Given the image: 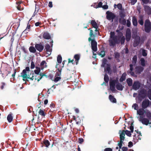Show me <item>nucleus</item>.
<instances>
[{"instance_id": "obj_7", "label": "nucleus", "mask_w": 151, "mask_h": 151, "mask_svg": "<svg viewBox=\"0 0 151 151\" xmlns=\"http://www.w3.org/2000/svg\"><path fill=\"white\" fill-rule=\"evenodd\" d=\"M106 18L107 19L109 20H112V22L113 21V19H114L116 16L114 14L112 13L111 12L107 11L106 12Z\"/></svg>"}, {"instance_id": "obj_40", "label": "nucleus", "mask_w": 151, "mask_h": 151, "mask_svg": "<svg viewBox=\"0 0 151 151\" xmlns=\"http://www.w3.org/2000/svg\"><path fill=\"white\" fill-rule=\"evenodd\" d=\"M57 60L58 63H61L62 61V58L61 56L60 55H59L58 56L57 58Z\"/></svg>"}, {"instance_id": "obj_8", "label": "nucleus", "mask_w": 151, "mask_h": 151, "mask_svg": "<svg viewBox=\"0 0 151 151\" xmlns=\"http://www.w3.org/2000/svg\"><path fill=\"white\" fill-rule=\"evenodd\" d=\"M149 119L144 118L143 116H140L139 118V120L143 124L147 125L149 123Z\"/></svg>"}, {"instance_id": "obj_23", "label": "nucleus", "mask_w": 151, "mask_h": 151, "mask_svg": "<svg viewBox=\"0 0 151 151\" xmlns=\"http://www.w3.org/2000/svg\"><path fill=\"white\" fill-rule=\"evenodd\" d=\"M89 35L90 37L88 38V40L90 42L92 38H94L95 37V35L93 34V31L92 29L90 30Z\"/></svg>"}, {"instance_id": "obj_59", "label": "nucleus", "mask_w": 151, "mask_h": 151, "mask_svg": "<svg viewBox=\"0 0 151 151\" xmlns=\"http://www.w3.org/2000/svg\"><path fill=\"white\" fill-rule=\"evenodd\" d=\"M6 84L2 82L1 83V89H3L4 88V86H5Z\"/></svg>"}, {"instance_id": "obj_11", "label": "nucleus", "mask_w": 151, "mask_h": 151, "mask_svg": "<svg viewBox=\"0 0 151 151\" xmlns=\"http://www.w3.org/2000/svg\"><path fill=\"white\" fill-rule=\"evenodd\" d=\"M140 86V83L138 81H137L134 82L132 86L133 89L135 90L138 89Z\"/></svg>"}, {"instance_id": "obj_43", "label": "nucleus", "mask_w": 151, "mask_h": 151, "mask_svg": "<svg viewBox=\"0 0 151 151\" xmlns=\"http://www.w3.org/2000/svg\"><path fill=\"white\" fill-rule=\"evenodd\" d=\"M44 143L45 145V146L47 147H48L50 145L49 141L47 140H45L44 141Z\"/></svg>"}, {"instance_id": "obj_16", "label": "nucleus", "mask_w": 151, "mask_h": 151, "mask_svg": "<svg viewBox=\"0 0 151 151\" xmlns=\"http://www.w3.org/2000/svg\"><path fill=\"white\" fill-rule=\"evenodd\" d=\"M144 109L140 108L137 111V114H139L140 116H142L144 113L145 114V111Z\"/></svg>"}, {"instance_id": "obj_41", "label": "nucleus", "mask_w": 151, "mask_h": 151, "mask_svg": "<svg viewBox=\"0 0 151 151\" xmlns=\"http://www.w3.org/2000/svg\"><path fill=\"white\" fill-rule=\"evenodd\" d=\"M107 62V60L104 58L102 61V63L101 65L102 67H105V65H106V63Z\"/></svg>"}, {"instance_id": "obj_48", "label": "nucleus", "mask_w": 151, "mask_h": 151, "mask_svg": "<svg viewBox=\"0 0 151 151\" xmlns=\"http://www.w3.org/2000/svg\"><path fill=\"white\" fill-rule=\"evenodd\" d=\"M131 132H130L129 131L126 130V131H125V134H126L127 136L129 137H131Z\"/></svg>"}, {"instance_id": "obj_61", "label": "nucleus", "mask_w": 151, "mask_h": 151, "mask_svg": "<svg viewBox=\"0 0 151 151\" xmlns=\"http://www.w3.org/2000/svg\"><path fill=\"white\" fill-rule=\"evenodd\" d=\"M129 129L131 130V132L132 133L133 132L134 127L132 125H131Z\"/></svg>"}, {"instance_id": "obj_15", "label": "nucleus", "mask_w": 151, "mask_h": 151, "mask_svg": "<svg viewBox=\"0 0 151 151\" xmlns=\"http://www.w3.org/2000/svg\"><path fill=\"white\" fill-rule=\"evenodd\" d=\"M45 47L46 50L47 52V53L49 55H50L51 54V52L52 50L50 45L47 44H46Z\"/></svg>"}, {"instance_id": "obj_46", "label": "nucleus", "mask_w": 151, "mask_h": 151, "mask_svg": "<svg viewBox=\"0 0 151 151\" xmlns=\"http://www.w3.org/2000/svg\"><path fill=\"white\" fill-rule=\"evenodd\" d=\"M147 96L149 99L151 100V90L149 89L147 91Z\"/></svg>"}, {"instance_id": "obj_6", "label": "nucleus", "mask_w": 151, "mask_h": 151, "mask_svg": "<svg viewBox=\"0 0 151 151\" xmlns=\"http://www.w3.org/2000/svg\"><path fill=\"white\" fill-rule=\"evenodd\" d=\"M91 47L93 51V55H96V54L94 53V52H96L97 51V43L93 40H91Z\"/></svg>"}, {"instance_id": "obj_45", "label": "nucleus", "mask_w": 151, "mask_h": 151, "mask_svg": "<svg viewBox=\"0 0 151 151\" xmlns=\"http://www.w3.org/2000/svg\"><path fill=\"white\" fill-rule=\"evenodd\" d=\"M141 50H142V53L143 56H146L147 55V54L146 50L144 49Z\"/></svg>"}, {"instance_id": "obj_13", "label": "nucleus", "mask_w": 151, "mask_h": 151, "mask_svg": "<svg viewBox=\"0 0 151 151\" xmlns=\"http://www.w3.org/2000/svg\"><path fill=\"white\" fill-rule=\"evenodd\" d=\"M134 41L133 43V46L134 47H136L138 45L139 43L140 39V37L136 35L135 37H134Z\"/></svg>"}, {"instance_id": "obj_64", "label": "nucleus", "mask_w": 151, "mask_h": 151, "mask_svg": "<svg viewBox=\"0 0 151 151\" xmlns=\"http://www.w3.org/2000/svg\"><path fill=\"white\" fill-rule=\"evenodd\" d=\"M104 151H112V149L111 148H106L104 150Z\"/></svg>"}, {"instance_id": "obj_28", "label": "nucleus", "mask_w": 151, "mask_h": 151, "mask_svg": "<svg viewBox=\"0 0 151 151\" xmlns=\"http://www.w3.org/2000/svg\"><path fill=\"white\" fill-rule=\"evenodd\" d=\"M104 67L105 68L104 71L107 72L109 73L110 70V65L109 64H106V66L105 65Z\"/></svg>"}, {"instance_id": "obj_2", "label": "nucleus", "mask_w": 151, "mask_h": 151, "mask_svg": "<svg viewBox=\"0 0 151 151\" xmlns=\"http://www.w3.org/2000/svg\"><path fill=\"white\" fill-rule=\"evenodd\" d=\"M137 57L136 55L134 56L132 58V64H131L129 65L130 71H128V73L131 75L134 76L135 75L133 71L134 70L133 67H135L136 63Z\"/></svg>"}, {"instance_id": "obj_22", "label": "nucleus", "mask_w": 151, "mask_h": 151, "mask_svg": "<svg viewBox=\"0 0 151 151\" xmlns=\"http://www.w3.org/2000/svg\"><path fill=\"white\" fill-rule=\"evenodd\" d=\"M91 24L93 27L95 28H98V26L97 23L94 20H92L91 21Z\"/></svg>"}, {"instance_id": "obj_55", "label": "nucleus", "mask_w": 151, "mask_h": 151, "mask_svg": "<svg viewBox=\"0 0 151 151\" xmlns=\"http://www.w3.org/2000/svg\"><path fill=\"white\" fill-rule=\"evenodd\" d=\"M58 71L56 73V75L57 76H59L61 74V69H59L58 68Z\"/></svg>"}, {"instance_id": "obj_44", "label": "nucleus", "mask_w": 151, "mask_h": 151, "mask_svg": "<svg viewBox=\"0 0 151 151\" xmlns=\"http://www.w3.org/2000/svg\"><path fill=\"white\" fill-rule=\"evenodd\" d=\"M115 81L114 80H112L110 81L109 86H115Z\"/></svg>"}, {"instance_id": "obj_54", "label": "nucleus", "mask_w": 151, "mask_h": 151, "mask_svg": "<svg viewBox=\"0 0 151 151\" xmlns=\"http://www.w3.org/2000/svg\"><path fill=\"white\" fill-rule=\"evenodd\" d=\"M131 1V5H134L137 2V0H130Z\"/></svg>"}, {"instance_id": "obj_49", "label": "nucleus", "mask_w": 151, "mask_h": 151, "mask_svg": "<svg viewBox=\"0 0 151 151\" xmlns=\"http://www.w3.org/2000/svg\"><path fill=\"white\" fill-rule=\"evenodd\" d=\"M130 21V19L129 20V19H127V22L126 24H127V26L128 27H129L131 26V23Z\"/></svg>"}, {"instance_id": "obj_32", "label": "nucleus", "mask_w": 151, "mask_h": 151, "mask_svg": "<svg viewBox=\"0 0 151 151\" xmlns=\"http://www.w3.org/2000/svg\"><path fill=\"white\" fill-rule=\"evenodd\" d=\"M13 117L12 115V114H9L7 117V119L9 122H11L13 120Z\"/></svg>"}, {"instance_id": "obj_5", "label": "nucleus", "mask_w": 151, "mask_h": 151, "mask_svg": "<svg viewBox=\"0 0 151 151\" xmlns=\"http://www.w3.org/2000/svg\"><path fill=\"white\" fill-rule=\"evenodd\" d=\"M145 30L147 33L151 31V23L148 19H146L144 24Z\"/></svg>"}, {"instance_id": "obj_51", "label": "nucleus", "mask_w": 151, "mask_h": 151, "mask_svg": "<svg viewBox=\"0 0 151 151\" xmlns=\"http://www.w3.org/2000/svg\"><path fill=\"white\" fill-rule=\"evenodd\" d=\"M110 88L113 92L115 90V86H110Z\"/></svg>"}, {"instance_id": "obj_1", "label": "nucleus", "mask_w": 151, "mask_h": 151, "mask_svg": "<svg viewBox=\"0 0 151 151\" xmlns=\"http://www.w3.org/2000/svg\"><path fill=\"white\" fill-rule=\"evenodd\" d=\"M119 31L118 29L116 32L119 33V36L117 37L115 35L114 32H110V38L109 40V45L111 46H114L116 44H119L120 42L121 44H124V43L125 38L123 36L122 32H119Z\"/></svg>"}, {"instance_id": "obj_12", "label": "nucleus", "mask_w": 151, "mask_h": 151, "mask_svg": "<svg viewBox=\"0 0 151 151\" xmlns=\"http://www.w3.org/2000/svg\"><path fill=\"white\" fill-rule=\"evenodd\" d=\"M35 47L37 50L40 52L42 51L44 48V45L41 43L36 44Z\"/></svg>"}, {"instance_id": "obj_30", "label": "nucleus", "mask_w": 151, "mask_h": 151, "mask_svg": "<svg viewBox=\"0 0 151 151\" xmlns=\"http://www.w3.org/2000/svg\"><path fill=\"white\" fill-rule=\"evenodd\" d=\"M127 82L128 86H130L132 84V80L131 78H128L127 80Z\"/></svg>"}, {"instance_id": "obj_31", "label": "nucleus", "mask_w": 151, "mask_h": 151, "mask_svg": "<svg viewBox=\"0 0 151 151\" xmlns=\"http://www.w3.org/2000/svg\"><path fill=\"white\" fill-rule=\"evenodd\" d=\"M138 22L142 26L144 24L143 21V17L142 16H140L139 19L138 20Z\"/></svg>"}, {"instance_id": "obj_63", "label": "nucleus", "mask_w": 151, "mask_h": 151, "mask_svg": "<svg viewBox=\"0 0 151 151\" xmlns=\"http://www.w3.org/2000/svg\"><path fill=\"white\" fill-rule=\"evenodd\" d=\"M122 150L123 151H127L128 150V148L126 147H122Z\"/></svg>"}, {"instance_id": "obj_29", "label": "nucleus", "mask_w": 151, "mask_h": 151, "mask_svg": "<svg viewBox=\"0 0 151 151\" xmlns=\"http://www.w3.org/2000/svg\"><path fill=\"white\" fill-rule=\"evenodd\" d=\"M74 58L75 60L76 64H77L78 60L80 58V55L79 54H76L74 56Z\"/></svg>"}, {"instance_id": "obj_4", "label": "nucleus", "mask_w": 151, "mask_h": 151, "mask_svg": "<svg viewBox=\"0 0 151 151\" xmlns=\"http://www.w3.org/2000/svg\"><path fill=\"white\" fill-rule=\"evenodd\" d=\"M119 133L120 134V141L119 143L118 144V146L119 148H121L122 147L123 142L125 139V131L124 130H123L122 131H120Z\"/></svg>"}, {"instance_id": "obj_14", "label": "nucleus", "mask_w": 151, "mask_h": 151, "mask_svg": "<svg viewBox=\"0 0 151 151\" xmlns=\"http://www.w3.org/2000/svg\"><path fill=\"white\" fill-rule=\"evenodd\" d=\"M144 70V68L140 66H136L134 69L135 72L136 74H139Z\"/></svg>"}, {"instance_id": "obj_21", "label": "nucleus", "mask_w": 151, "mask_h": 151, "mask_svg": "<svg viewBox=\"0 0 151 151\" xmlns=\"http://www.w3.org/2000/svg\"><path fill=\"white\" fill-rule=\"evenodd\" d=\"M40 67L42 70L47 67V63L45 60H43L40 63Z\"/></svg>"}, {"instance_id": "obj_53", "label": "nucleus", "mask_w": 151, "mask_h": 151, "mask_svg": "<svg viewBox=\"0 0 151 151\" xmlns=\"http://www.w3.org/2000/svg\"><path fill=\"white\" fill-rule=\"evenodd\" d=\"M61 79V77L60 76H57L55 77V78L54 81L55 82H57L58 81Z\"/></svg>"}, {"instance_id": "obj_27", "label": "nucleus", "mask_w": 151, "mask_h": 151, "mask_svg": "<svg viewBox=\"0 0 151 151\" xmlns=\"http://www.w3.org/2000/svg\"><path fill=\"white\" fill-rule=\"evenodd\" d=\"M44 97L43 96H42V95H41L40 94H39L38 100L40 102V104H41V103H43L42 100L44 98Z\"/></svg>"}, {"instance_id": "obj_50", "label": "nucleus", "mask_w": 151, "mask_h": 151, "mask_svg": "<svg viewBox=\"0 0 151 151\" xmlns=\"http://www.w3.org/2000/svg\"><path fill=\"white\" fill-rule=\"evenodd\" d=\"M35 67V63L33 61H32L31 64V68L32 69H33Z\"/></svg>"}, {"instance_id": "obj_17", "label": "nucleus", "mask_w": 151, "mask_h": 151, "mask_svg": "<svg viewBox=\"0 0 151 151\" xmlns=\"http://www.w3.org/2000/svg\"><path fill=\"white\" fill-rule=\"evenodd\" d=\"M145 114L146 117L149 119H151V112L148 109H146L145 111Z\"/></svg>"}, {"instance_id": "obj_35", "label": "nucleus", "mask_w": 151, "mask_h": 151, "mask_svg": "<svg viewBox=\"0 0 151 151\" xmlns=\"http://www.w3.org/2000/svg\"><path fill=\"white\" fill-rule=\"evenodd\" d=\"M119 22L123 25H125L126 23V19L124 18H122L119 19Z\"/></svg>"}, {"instance_id": "obj_18", "label": "nucleus", "mask_w": 151, "mask_h": 151, "mask_svg": "<svg viewBox=\"0 0 151 151\" xmlns=\"http://www.w3.org/2000/svg\"><path fill=\"white\" fill-rule=\"evenodd\" d=\"M116 87L118 90L122 91L123 90L124 87L120 83H118L116 85Z\"/></svg>"}, {"instance_id": "obj_47", "label": "nucleus", "mask_w": 151, "mask_h": 151, "mask_svg": "<svg viewBox=\"0 0 151 151\" xmlns=\"http://www.w3.org/2000/svg\"><path fill=\"white\" fill-rule=\"evenodd\" d=\"M99 55L101 56V57H103L105 55V52L103 51H101L99 53Z\"/></svg>"}, {"instance_id": "obj_38", "label": "nucleus", "mask_w": 151, "mask_h": 151, "mask_svg": "<svg viewBox=\"0 0 151 151\" xmlns=\"http://www.w3.org/2000/svg\"><path fill=\"white\" fill-rule=\"evenodd\" d=\"M42 78V77L39 76V75H37L35 74L34 77V79L35 80H37L38 81H39Z\"/></svg>"}, {"instance_id": "obj_25", "label": "nucleus", "mask_w": 151, "mask_h": 151, "mask_svg": "<svg viewBox=\"0 0 151 151\" xmlns=\"http://www.w3.org/2000/svg\"><path fill=\"white\" fill-rule=\"evenodd\" d=\"M109 99L112 103H115L116 102V99L111 95H110L109 96Z\"/></svg>"}, {"instance_id": "obj_58", "label": "nucleus", "mask_w": 151, "mask_h": 151, "mask_svg": "<svg viewBox=\"0 0 151 151\" xmlns=\"http://www.w3.org/2000/svg\"><path fill=\"white\" fill-rule=\"evenodd\" d=\"M114 55L115 58H119V54L117 52H115Z\"/></svg>"}, {"instance_id": "obj_36", "label": "nucleus", "mask_w": 151, "mask_h": 151, "mask_svg": "<svg viewBox=\"0 0 151 151\" xmlns=\"http://www.w3.org/2000/svg\"><path fill=\"white\" fill-rule=\"evenodd\" d=\"M30 52H31L35 53L36 52L35 48L33 46H30L29 48Z\"/></svg>"}, {"instance_id": "obj_56", "label": "nucleus", "mask_w": 151, "mask_h": 151, "mask_svg": "<svg viewBox=\"0 0 151 151\" xmlns=\"http://www.w3.org/2000/svg\"><path fill=\"white\" fill-rule=\"evenodd\" d=\"M117 8L119 10H121L122 8V5L121 4H119L117 5Z\"/></svg>"}, {"instance_id": "obj_24", "label": "nucleus", "mask_w": 151, "mask_h": 151, "mask_svg": "<svg viewBox=\"0 0 151 151\" xmlns=\"http://www.w3.org/2000/svg\"><path fill=\"white\" fill-rule=\"evenodd\" d=\"M43 37L46 39H49L51 37L49 33L47 32H45L43 34Z\"/></svg>"}, {"instance_id": "obj_9", "label": "nucleus", "mask_w": 151, "mask_h": 151, "mask_svg": "<svg viewBox=\"0 0 151 151\" xmlns=\"http://www.w3.org/2000/svg\"><path fill=\"white\" fill-rule=\"evenodd\" d=\"M150 102L147 99H145L143 101L142 104V107L143 109H145L148 107L150 105Z\"/></svg>"}, {"instance_id": "obj_20", "label": "nucleus", "mask_w": 151, "mask_h": 151, "mask_svg": "<svg viewBox=\"0 0 151 151\" xmlns=\"http://www.w3.org/2000/svg\"><path fill=\"white\" fill-rule=\"evenodd\" d=\"M35 76V74L33 73V72H32L30 73V74L28 75V77L27 78V80L26 81H27L28 79H29L31 80H33L34 79V76Z\"/></svg>"}, {"instance_id": "obj_10", "label": "nucleus", "mask_w": 151, "mask_h": 151, "mask_svg": "<svg viewBox=\"0 0 151 151\" xmlns=\"http://www.w3.org/2000/svg\"><path fill=\"white\" fill-rule=\"evenodd\" d=\"M131 32L129 29H127L126 34V40L127 41H129L131 39Z\"/></svg>"}, {"instance_id": "obj_57", "label": "nucleus", "mask_w": 151, "mask_h": 151, "mask_svg": "<svg viewBox=\"0 0 151 151\" xmlns=\"http://www.w3.org/2000/svg\"><path fill=\"white\" fill-rule=\"evenodd\" d=\"M119 15L122 18H124L125 17V15L123 12L120 13L119 14Z\"/></svg>"}, {"instance_id": "obj_39", "label": "nucleus", "mask_w": 151, "mask_h": 151, "mask_svg": "<svg viewBox=\"0 0 151 151\" xmlns=\"http://www.w3.org/2000/svg\"><path fill=\"white\" fill-rule=\"evenodd\" d=\"M132 108H134L135 110H137V111L138 110L139 108L138 105L136 103L133 104L132 105Z\"/></svg>"}, {"instance_id": "obj_62", "label": "nucleus", "mask_w": 151, "mask_h": 151, "mask_svg": "<svg viewBox=\"0 0 151 151\" xmlns=\"http://www.w3.org/2000/svg\"><path fill=\"white\" fill-rule=\"evenodd\" d=\"M133 146V143L132 142H129L128 143V147H131Z\"/></svg>"}, {"instance_id": "obj_3", "label": "nucleus", "mask_w": 151, "mask_h": 151, "mask_svg": "<svg viewBox=\"0 0 151 151\" xmlns=\"http://www.w3.org/2000/svg\"><path fill=\"white\" fill-rule=\"evenodd\" d=\"M29 68L27 67L25 69L23 70L21 73V76L23 78V80L24 81H26L28 77V75L29 74V72L30 71Z\"/></svg>"}, {"instance_id": "obj_33", "label": "nucleus", "mask_w": 151, "mask_h": 151, "mask_svg": "<svg viewBox=\"0 0 151 151\" xmlns=\"http://www.w3.org/2000/svg\"><path fill=\"white\" fill-rule=\"evenodd\" d=\"M39 114L41 115L42 117H44L45 116V113L44 111L40 109L39 111Z\"/></svg>"}, {"instance_id": "obj_19", "label": "nucleus", "mask_w": 151, "mask_h": 151, "mask_svg": "<svg viewBox=\"0 0 151 151\" xmlns=\"http://www.w3.org/2000/svg\"><path fill=\"white\" fill-rule=\"evenodd\" d=\"M132 23L133 25L134 26H136V27L137 26V24H138V22H137V19L136 18V17L135 16H133L132 17Z\"/></svg>"}, {"instance_id": "obj_52", "label": "nucleus", "mask_w": 151, "mask_h": 151, "mask_svg": "<svg viewBox=\"0 0 151 151\" xmlns=\"http://www.w3.org/2000/svg\"><path fill=\"white\" fill-rule=\"evenodd\" d=\"M102 3L101 2H100L97 6H96V7H95L96 8H97L98 7H102Z\"/></svg>"}, {"instance_id": "obj_60", "label": "nucleus", "mask_w": 151, "mask_h": 151, "mask_svg": "<svg viewBox=\"0 0 151 151\" xmlns=\"http://www.w3.org/2000/svg\"><path fill=\"white\" fill-rule=\"evenodd\" d=\"M144 4H147L149 2V0H141Z\"/></svg>"}, {"instance_id": "obj_42", "label": "nucleus", "mask_w": 151, "mask_h": 151, "mask_svg": "<svg viewBox=\"0 0 151 151\" xmlns=\"http://www.w3.org/2000/svg\"><path fill=\"white\" fill-rule=\"evenodd\" d=\"M104 81L106 83H108V82L109 78L108 76L106 74H105L104 75Z\"/></svg>"}, {"instance_id": "obj_34", "label": "nucleus", "mask_w": 151, "mask_h": 151, "mask_svg": "<svg viewBox=\"0 0 151 151\" xmlns=\"http://www.w3.org/2000/svg\"><path fill=\"white\" fill-rule=\"evenodd\" d=\"M145 60L144 58H142L140 60V64L142 67H144L145 66Z\"/></svg>"}, {"instance_id": "obj_26", "label": "nucleus", "mask_w": 151, "mask_h": 151, "mask_svg": "<svg viewBox=\"0 0 151 151\" xmlns=\"http://www.w3.org/2000/svg\"><path fill=\"white\" fill-rule=\"evenodd\" d=\"M126 74L125 73H124L122 74L121 77L120 78L119 81L120 82H122L124 81L126 79Z\"/></svg>"}, {"instance_id": "obj_37", "label": "nucleus", "mask_w": 151, "mask_h": 151, "mask_svg": "<svg viewBox=\"0 0 151 151\" xmlns=\"http://www.w3.org/2000/svg\"><path fill=\"white\" fill-rule=\"evenodd\" d=\"M36 69L34 70L35 74V75H38L40 72V68L37 67H36Z\"/></svg>"}]
</instances>
